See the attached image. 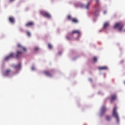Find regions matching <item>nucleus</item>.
Listing matches in <instances>:
<instances>
[{"label":"nucleus","instance_id":"f257e3e1","mask_svg":"<svg viewBox=\"0 0 125 125\" xmlns=\"http://www.w3.org/2000/svg\"><path fill=\"white\" fill-rule=\"evenodd\" d=\"M100 4V3L99 2V0H96V4L94 6L95 10L94 13L95 16H97L98 15V13H99V11H100V9H99Z\"/></svg>","mask_w":125,"mask_h":125},{"label":"nucleus","instance_id":"f03ea898","mask_svg":"<svg viewBox=\"0 0 125 125\" xmlns=\"http://www.w3.org/2000/svg\"><path fill=\"white\" fill-rule=\"evenodd\" d=\"M112 116H113L117 120V123H119V122H120V118H119V114L117 112V106H115L113 109Z\"/></svg>","mask_w":125,"mask_h":125},{"label":"nucleus","instance_id":"7ed1b4c3","mask_svg":"<svg viewBox=\"0 0 125 125\" xmlns=\"http://www.w3.org/2000/svg\"><path fill=\"white\" fill-rule=\"evenodd\" d=\"M114 29H117L118 28L119 31L122 32L123 31V28H124V24L122 22H118L114 26Z\"/></svg>","mask_w":125,"mask_h":125},{"label":"nucleus","instance_id":"20e7f679","mask_svg":"<svg viewBox=\"0 0 125 125\" xmlns=\"http://www.w3.org/2000/svg\"><path fill=\"white\" fill-rule=\"evenodd\" d=\"M41 13L42 15L44 16V17H46V18H51V15H50L47 12L42 11L41 12Z\"/></svg>","mask_w":125,"mask_h":125},{"label":"nucleus","instance_id":"39448f33","mask_svg":"<svg viewBox=\"0 0 125 125\" xmlns=\"http://www.w3.org/2000/svg\"><path fill=\"white\" fill-rule=\"evenodd\" d=\"M74 34H77L78 35V36H81V31L78 30H73L72 33L70 34V35L72 36V35H74Z\"/></svg>","mask_w":125,"mask_h":125},{"label":"nucleus","instance_id":"423d86ee","mask_svg":"<svg viewBox=\"0 0 125 125\" xmlns=\"http://www.w3.org/2000/svg\"><path fill=\"white\" fill-rule=\"evenodd\" d=\"M14 56V54H13V53H11L8 56L6 57L5 60L7 61V60H9L11 58H13Z\"/></svg>","mask_w":125,"mask_h":125},{"label":"nucleus","instance_id":"0eeeda50","mask_svg":"<svg viewBox=\"0 0 125 125\" xmlns=\"http://www.w3.org/2000/svg\"><path fill=\"white\" fill-rule=\"evenodd\" d=\"M34 25H35L34 22L29 21L25 24V27H32V26H34Z\"/></svg>","mask_w":125,"mask_h":125},{"label":"nucleus","instance_id":"6e6552de","mask_svg":"<svg viewBox=\"0 0 125 125\" xmlns=\"http://www.w3.org/2000/svg\"><path fill=\"white\" fill-rule=\"evenodd\" d=\"M106 107L105 106H103L102 107L101 110V116L104 115L105 114V112H106Z\"/></svg>","mask_w":125,"mask_h":125},{"label":"nucleus","instance_id":"1a4fd4ad","mask_svg":"<svg viewBox=\"0 0 125 125\" xmlns=\"http://www.w3.org/2000/svg\"><path fill=\"white\" fill-rule=\"evenodd\" d=\"M23 53V52L21 51H18L17 52V55H16V58L17 59H19V58H20V57L21 56V55H22Z\"/></svg>","mask_w":125,"mask_h":125},{"label":"nucleus","instance_id":"9d476101","mask_svg":"<svg viewBox=\"0 0 125 125\" xmlns=\"http://www.w3.org/2000/svg\"><path fill=\"white\" fill-rule=\"evenodd\" d=\"M10 73H11V70L9 69H7L4 72V76H9L10 75Z\"/></svg>","mask_w":125,"mask_h":125},{"label":"nucleus","instance_id":"9b49d317","mask_svg":"<svg viewBox=\"0 0 125 125\" xmlns=\"http://www.w3.org/2000/svg\"><path fill=\"white\" fill-rule=\"evenodd\" d=\"M117 99V96L116 95H113L111 96L110 98V102L111 103H112L113 101H115Z\"/></svg>","mask_w":125,"mask_h":125},{"label":"nucleus","instance_id":"f8f14e48","mask_svg":"<svg viewBox=\"0 0 125 125\" xmlns=\"http://www.w3.org/2000/svg\"><path fill=\"white\" fill-rule=\"evenodd\" d=\"M44 74L46 75V76H47L48 77H51L52 76V74H51V73H50L48 71H44Z\"/></svg>","mask_w":125,"mask_h":125},{"label":"nucleus","instance_id":"ddd939ff","mask_svg":"<svg viewBox=\"0 0 125 125\" xmlns=\"http://www.w3.org/2000/svg\"><path fill=\"white\" fill-rule=\"evenodd\" d=\"M18 47H20V48H21V49L23 50V51H27V49H26V48L21 46V44H18Z\"/></svg>","mask_w":125,"mask_h":125},{"label":"nucleus","instance_id":"4468645a","mask_svg":"<svg viewBox=\"0 0 125 125\" xmlns=\"http://www.w3.org/2000/svg\"><path fill=\"white\" fill-rule=\"evenodd\" d=\"M13 67L17 70H18L20 68H21V63H19L18 65H14Z\"/></svg>","mask_w":125,"mask_h":125},{"label":"nucleus","instance_id":"2eb2a0df","mask_svg":"<svg viewBox=\"0 0 125 125\" xmlns=\"http://www.w3.org/2000/svg\"><path fill=\"white\" fill-rule=\"evenodd\" d=\"M91 3V1L88 2L86 5L85 6V8L86 9H89V6H90Z\"/></svg>","mask_w":125,"mask_h":125},{"label":"nucleus","instance_id":"dca6fc26","mask_svg":"<svg viewBox=\"0 0 125 125\" xmlns=\"http://www.w3.org/2000/svg\"><path fill=\"white\" fill-rule=\"evenodd\" d=\"M9 21L11 22V23H14L15 22V20H14V18L12 17H10L9 18Z\"/></svg>","mask_w":125,"mask_h":125},{"label":"nucleus","instance_id":"f3484780","mask_svg":"<svg viewBox=\"0 0 125 125\" xmlns=\"http://www.w3.org/2000/svg\"><path fill=\"white\" fill-rule=\"evenodd\" d=\"M99 70H108V67L107 66H102L98 67Z\"/></svg>","mask_w":125,"mask_h":125},{"label":"nucleus","instance_id":"a211bd4d","mask_svg":"<svg viewBox=\"0 0 125 125\" xmlns=\"http://www.w3.org/2000/svg\"><path fill=\"white\" fill-rule=\"evenodd\" d=\"M112 119V117L109 116V115H107L106 116V120L107 121V122H110V121H111Z\"/></svg>","mask_w":125,"mask_h":125},{"label":"nucleus","instance_id":"6ab92c4d","mask_svg":"<svg viewBox=\"0 0 125 125\" xmlns=\"http://www.w3.org/2000/svg\"><path fill=\"white\" fill-rule=\"evenodd\" d=\"M72 21L73 23H78V22H79V21L76 18L72 19Z\"/></svg>","mask_w":125,"mask_h":125},{"label":"nucleus","instance_id":"aec40b11","mask_svg":"<svg viewBox=\"0 0 125 125\" xmlns=\"http://www.w3.org/2000/svg\"><path fill=\"white\" fill-rule=\"evenodd\" d=\"M108 26H109V22H106L104 24V28L106 29V28H107V27H108Z\"/></svg>","mask_w":125,"mask_h":125},{"label":"nucleus","instance_id":"412c9836","mask_svg":"<svg viewBox=\"0 0 125 125\" xmlns=\"http://www.w3.org/2000/svg\"><path fill=\"white\" fill-rule=\"evenodd\" d=\"M67 19H68V20L72 21V19H72V16L71 15H68L67 16Z\"/></svg>","mask_w":125,"mask_h":125},{"label":"nucleus","instance_id":"4be33fe9","mask_svg":"<svg viewBox=\"0 0 125 125\" xmlns=\"http://www.w3.org/2000/svg\"><path fill=\"white\" fill-rule=\"evenodd\" d=\"M66 39L68 40V41H71V40H72V37L69 36H67L66 37Z\"/></svg>","mask_w":125,"mask_h":125},{"label":"nucleus","instance_id":"5701e85b","mask_svg":"<svg viewBox=\"0 0 125 125\" xmlns=\"http://www.w3.org/2000/svg\"><path fill=\"white\" fill-rule=\"evenodd\" d=\"M48 47L49 48V49H52V45H51V44H48Z\"/></svg>","mask_w":125,"mask_h":125},{"label":"nucleus","instance_id":"b1692460","mask_svg":"<svg viewBox=\"0 0 125 125\" xmlns=\"http://www.w3.org/2000/svg\"><path fill=\"white\" fill-rule=\"evenodd\" d=\"M93 61H94L95 62H97V57H94V58H93Z\"/></svg>","mask_w":125,"mask_h":125},{"label":"nucleus","instance_id":"393cba45","mask_svg":"<svg viewBox=\"0 0 125 125\" xmlns=\"http://www.w3.org/2000/svg\"><path fill=\"white\" fill-rule=\"evenodd\" d=\"M27 34L28 37H31V33H30V32H27Z\"/></svg>","mask_w":125,"mask_h":125},{"label":"nucleus","instance_id":"a878e982","mask_svg":"<svg viewBox=\"0 0 125 125\" xmlns=\"http://www.w3.org/2000/svg\"><path fill=\"white\" fill-rule=\"evenodd\" d=\"M35 50L36 51L39 50V48H38V47L35 48Z\"/></svg>","mask_w":125,"mask_h":125},{"label":"nucleus","instance_id":"bb28decb","mask_svg":"<svg viewBox=\"0 0 125 125\" xmlns=\"http://www.w3.org/2000/svg\"><path fill=\"white\" fill-rule=\"evenodd\" d=\"M104 14H106V13H107V12H106V11H104Z\"/></svg>","mask_w":125,"mask_h":125},{"label":"nucleus","instance_id":"cd10ccee","mask_svg":"<svg viewBox=\"0 0 125 125\" xmlns=\"http://www.w3.org/2000/svg\"><path fill=\"white\" fill-rule=\"evenodd\" d=\"M32 70H34V68L33 67H32Z\"/></svg>","mask_w":125,"mask_h":125},{"label":"nucleus","instance_id":"c85d7f7f","mask_svg":"<svg viewBox=\"0 0 125 125\" xmlns=\"http://www.w3.org/2000/svg\"><path fill=\"white\" fill-rule=\"evenodd\" d=\"M11 0V1H12V0Z\"/></svg>","mask_w":125,"mask_h":125}]
</instances>
